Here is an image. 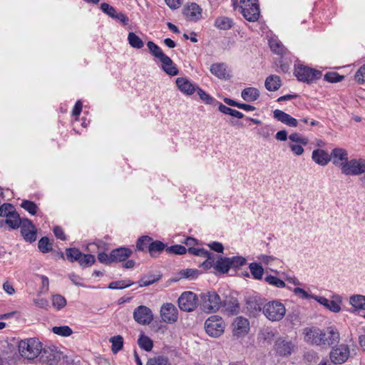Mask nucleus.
<instances>
[{
    "label": "nucleus",
    "instance_id": "aec40b11",
    "mask_svg": "<svg viewBox=\"0 0 365 365\" xmlns=\"http://www.w3.org/2000/svg\"><path fill=\"white\" fill-rule=\"evenodd\" d=\"M348 153L345 149L336 148L331 150L330 153V161H332L334 165L341 168L345 164V162H348Z\"/></svg>",
    "mask_w": 365,
    "mask_h": 365
},
{
    "label": "nucleus",
    "instance_id": "e2e57ef3",
    "mask_svg": "<svg viewBox=\"0 0 365 365\" xmlns=\"http://www.w3.org/2000/svg\"><path fill=\"white\" fill-rule=\"evenodd\" d=\"M101 9L109 16L113 19L116 14V11L114 7L110 6L107 3H102L101 4Z\"/></svg>",
    "mask_w": 365,
    "mask_h": 365
},
{
    "label": "nucleus",
    "instance_id": "338daca9",
    "mask_svg": "<svg viewBox=\"0 0 365 365\" xmlns=\"http://www.w3.org/2000/svg\"><path fill=\"white\" fill-rule=\"evenodd\" d=\"M355 79L359 83L365 82V64L359 68L355 74Z\"/></svg>",
    "mask_w": 365,
    "mask_h": 365
},
{
    "label": "nucleus",
    "instance_id": "c9c22d12",
    "mask_svg": "<svg viewBox=\"0 0 365 365\" xmlns=\"http://www.w3.org/2000/svg\"><path fill=\"white\" fill-rule=\"evenodd\" d=\"M111 343V351L113 354L118 353L123 349V338L120 335H117L111 337L109 339Z\"/></svg>",
    "mask_w": 365,
    "mask_h": 365
},
{
    "label": "nucleus",
    "instance_id": "c85d7f7f",
    "mask_svg": "<svg viewBox=\"0 0 365 365\" xmlns=\"http://www.w3.org/2000/svg\"><path fill=\"white\" fill-rule=\"evenodd\" d=\"M349 304L355 311H365V296L362 294H353L349 297Z\"/></svg>",
    "mask_w": 365,
    "mask_h": 365
},
{
    "label": "nucleus",
    "instance_id": "f03ea898",
    "mask_svg": "<svg viewBox=\"0 0 365 365\" xmlns=\"http://www.w3.org/2000/svg\"><path fill=\"white\" fill-rule=\"evenodd\" d=\"M222 304V301L220 297L214 291L200 294V308L206 313L217 312Z\"/></svg>",
    "mask_w": 365,
    "mask_h": 365
},
{
    "label": "nucleus",
    "instance_id": "4c0bfd02",
    "mask_svg": "<svg viewBox=\"0 0 365 365\" xmlns=\"http://www.w3.org/2000/svg\"><path fill=\"white\" fill-rule=\"evenodd\" d=\"M138 346L146 351H150L153 347V341L147 336L141 334L138 339Z\"/></svg>",
    "mask_w": 365,
    "mask_h": 365
},
{
    "label": "nucleus",
    "instance_id": "a878e982",
    "mask_svg": "<svg viewBox=\"0 0 365 365\" xmlns=\"http://www.w3.org/2000/svg\"><path fill=\"white\" fill-rule=\"evenodd\" d=\"M312 158L317 164L321 166H325L330 162V154L322 149L314 150Z\"/></svg>",
    "mask_w": 365,
    "mask_h": 365
},
{
    "label": "nucleus",
    "instance_id": "e433bc0d",
    "mask_svg": "<svg viewBox=\"0 0 365 365\" xmlns=\"http://www.w3.org/2000/svg\"><path fill=\"white\" fill-rule=\"evenodd\" d=\"M250 272L255 279H262L264 274L263 267L257 262H252L249 265Z\"/></svg>",
    "mask_w": 365,
    "mask_h": 365
},
{
    "label": "nucleus",
    "instance_id": "dca6fc26",
    "mask_svg": "<svg viewBox=\"0 0 365 365\" xmlns=\"http://www.w3.org/2000/svg\"><path fill=\"white\" fill-rule=\"evenodd\" d=\"M294 348V344L287 338H279L274 344V349L280 356H290Z\"/></svg>",
    "mask_w": 365,
    "mask_h": 365
},
{
    "label": "nucleus",
    "instance_id": "c756f323",
    "mask_svg": "<svg viewBox=\"0 0 365 365\" xmlns=\"http://www.w3.org/2000/svg\"><path fill=\"white\" fill-rule=\"evenodd\" d=\"M241 96L245 101L252 102L259 98V91L254 87L246 88L242 91Z\"/></svg>",
    "mask_w": 365,
    "mask_h": 365
},
{
    "label": "nucleus",
    "instance_id": "c03bdc74",
    "mask_svg": "<svg viewBox=\"0 0 365 365\" xmlns=\"http://www.w3.org/2000/svg\"><path fill=\"white\" fill-rule=\"evenodd\" d=\"M146 365H171V364L167 356H158L149 359Z\"/></svg>",
    "mask_w": 365,
    "mask_h": 365
},
{
    "label": "nucleus",
    "instance_id": "3c124183",
    "mask_svg": "<svg viewBox=\"0 0 365 365\" xmlns=\"http://www.w3.org/2000/svg\"><path fill=\"white\" fill-rule=\"evenodd\" d=\"M52 331L61 336H69L73 334L72 329L68 326L53 327Z\"/></svg>",
    "mask_w": 365,
    "mask_h": 365
},
{
    "label": "nucleus",
    "instance_id": "4d7b16f0",
    "mask_svg": "<svg viewBox=\"0 0 365 365\" xmlns=\"http://www.w3.org/2000/svg\"><path fill=\"white\" fill-rule=\"evenodd\" d=\"M230 262L231 267L233 268H237L246 264L247 260L242 256H235L230 257Z\"/></svg>",
    "mask_w": 365,
    "mask_h": 365
},
{
    "label": "nucleus",
    "instance_id": "9d476101",
    "mask_svg": "<svg viewBox=\"0 0 365 365\" xmlns=\"http://www.w3.org/2000/svg\"><path fill=\"white\" fill-rule=\"evenodd\" d=\"M39 355L43 365H57L62 357V354L55 346L41 348Z\"/></svg>",
    "mask_w": 365,
    "mask_h": 365
},
{
    "label": "nucleus",
    "instance_id": "a19ab883",
    "mask_svg": "<svg viewBox=\"0 0 365 365\" xmlns=\"http://www.w3.org/2000/svg\"><path fill=\"white\" fill-rule=\"evenodd\" d=\"M128 41L130 46L133 48L139 49L143 47V41L133 32H130L128 34Z\"/></svg>",
    "mask_w": 365,
    "mask_h": 365
},
{
    "label": "nucleus",
    "instance_id": "49530a36",
    "mask_svg": "<svg viewBox=\"0 0 365 365\" xmlns=\"http://www.w3.org/2000/svg\"><path fill=\"white\" fill-rule=\"evenodd\" d=\"M52 304L57 310H61L66 305V300L61 294H55L52 297Z\"/></svg>",
    "mask_w": 365,
    "mask_h": 365
},
{
    "label": "nucleus",
    "instance_id": "f257e3e1",
    "mask_svg": "<svg viewBox=\"0 0 365 365\" xmlns=\"http://www.w3.org/2000/svg\"><path fill=\"white\" fill-rule=\"evenodd\" d=\"M304 341L312 346L329 347L339 341V334L333 327L321 329L317 327H306L303 329Z\"/></svg>",
    "mask_w": 365,
    "mask_h": 365
},
{
    "label": "nucleus",
    "instance_id": "6e6552de",
    "mask_svg": "<svg viewBox=\"0 0 365 365\" xmlns=\"http://www.w3.org/2000/svg\"><path fill=\"white\" fill-rule=\"evenodd\" d=\"M294 74L298 81L307 83L320 78L322 76L321 71L302 64L295 65Z\"/></svg>",
    "mask_w": 365,
    "mask_h": 365
},
{
    "label": "nucleus",
    "instance_id": "09e8293b",
    "mask_svg": "<svg viewBox=\"0 0 365 365\" xmlns=\"http://www.w3.org/2000/svg\"><path fill=\"white\" fill-rule=\"evenodd\" d=\"M81 252L76 248H68L66 250V255L67 259L70 262H75L78 261L80 259V257L81 256Z\"/></svg>",
    "mask_w": 365,
    "mask_h": 365
},
{
    "label": "nucleus",
    "instance_id": "2f4dec72",
    "mask_svg": "<svg viewBox=\"0 0 365 365\" xmlns=\"http://www.w3.org/2000/svg\"><path fill=\"white\" fill-rule=\"evenodd\" d=\"M214 268L222 273H227L232 268L230 257H220L216 262Z\"/></svg>",
    "mask_w": 365,
    "mask_h": 365
},
{
    "label": "nucleus",
    "instance_id": "13d9d810",
    "mask_svg": "<svg viewBox=\"0 0 365 365\" xmlns=\"http://www.w3.org/2000/svg\"><path fill=\"white\" fill-rule=\"evenodd\" d=\"M289 139L292 142L298 143L303 145H306L308 144V139L297 133L291 134L289 136Z\"/></svg>",
    "mask_w": 365,
    "mask_h": 365
},
{
    "label": "nucleus",
    "instance_id": "cd10ccee",
    "mask_svg": "<svg viewBox=\"0 0 365 365\" xmlns=\"http://www.w3.org/2000/svg\"><path fill=\"white\" fill-rule=\"evenodd\" d=\"M281 79L277 75H270L267 77L264 86L269 91H276L281 87Z\"/></svg>",
    "mask_w": 365,
    "mask_h": 365
},
{
    "label": "nucleus",
    "instance_id": "8fccbe9b",
    "mask_svg": "<svg viewBox=\"0 0 365 365\" xmlns=\"http://www.w3.org/2000/svg\"><path fill=\"white\" fill-rule=\"evenodd\" d=\"M78 262L81 266L90 267L95 263L96 259H95L94 255H90V254L86 255V254L81 253L80 259H78Z\"/></svg>",
    "mask_w": 365,
    "mask_h": 365
},
{
    "label": "nucleus",
    "instance_id": "864d4df0",
    "mask_svg": "<svg viewBox=\"0 0 365 365\" xmlns=\"http://www.w3.org/2000/svg\"><path fill=\"white\" fill-rule=\"evenodd\" d=\"M38 249L43 253H47L52 250V244L46 237H43L38 241Z\"/></svg>",
    "mask_w": 365,
    "mask_h": 365
},
{
    "label": "nucleus",
    "instance_id": "412c9836",
    "mask_svg": "<svg viewBox=\"0 0 365 365\" xmlns=\"http://www.w3.org/2000/svg\"><path fill=\"white\" fill-rule=\"evenodd\" d=\"M224 312L229 316L237 315L240 313V307L237 298L227 297L222 302V306Z\"/></svg>",
    "mask_w": 365,
    "mask_h": 365
},
{
    "label": "nucleus",
    "instance_id": "6e6d98bb",
    "mask_svg": "<svg viewBox=\"0 0 365 365\" xmlns=\"http://www.w3.org/2000/svg\"><path fill=\"white\" fill-rule=\"evenodd\" d=\"M168 253H173L175 255H184L187 252V249L185 246L181 245H175L166 248Z\"/></svg>",
    "mask_w": 365,
    "mask_h": 365
},
{
    "label": "nucleus",
    "instance_id": "7ed1b4c3",
    "mask_svg": "<svg viewBox=\"0 0 365 365\" xmlns=\"http://www.w3.org/2000/svg\"><path fill=\"white\" fill-rule=\"evenodd\" d=\"M0 217L6 218V225L12 230L20 227L23 220L15 207L10 203H4L0 206Z\"/></svg>",
    "mask_w": 365,
    "mask_h": 365
},
{
    "label": "nucleus",
    "instance_id": "a18cd8bd",
    "mask_svg": "<svg viewBox=\"0 0 365 365\" xmlns=\"http://www.w3.org/2000/svg\"><path fill=\"white\" fill-rule=\"evenodd\" d=\"M195 91H197L200 99L202 101H203L206 104L215 106V103H217L216 99H215L214 98L210 96L209 94L205 93L202 89L200 88L197 86Z\"/></svg>",
    "mask_w": 365,
    "mask_h": 365
},
{
    "label": "nucleus",
    "instance_id": "603ef678",
    "mask_svg": "<svg viewBox=\"0 0 365 365\" xmlns=\"http://www.w3.org/2000/svg\"><path fill=\"white\" fill-rule=\"evenodd\" d=\"M21 207L32 215H36L37 212L38 207L32 201L24 200L22 201Z\"/></svg>",
    "mask_w": 365,
    "mask_h": 365
},
{
    "label": "nucleus",
    "instance_id": "774afa93",
    "mask_svg": "<svg viewBox=\"0 0 365 365\" xmlns=\"http://www.w3.org/2000/svg\"><path fill=\"white\" fill-rule=\"evenodd\" d=\"M184 278L195 279L197 277V271L193 269H186L180 272Z\"/></svg>",
    "mask_w": 365,
    "mask_h": 365
},
{
    "label": "nucleus",
    "instance_id": "0eeeda50",
    "mask_svg": "<svg viewBox=\"0 0 365 365\" xmlns=\"http://www.w3.org/2000/svg\"><path fill=\"white\" fill-rule=\"evenodd\" d=\"M240 9L245 19L251 22L259 19L260 10L258 0H240Z\"/></svg>",
    "mask_w": 365,
    "mask_h": 365
},
{
    "label": "nucleus",
    "instance_id": "4468645a",
    "mask_svg": "<svg viewBox=\"0 0 365 365\" xmlns=\"http://www.w3.org/2000/svg\"><path fill=\"white\" fill-rule=\"evenodd\" d=\"M349 354L350 351L348 345L342 344L331 350L330 359L335 364H341L349 359Z\"/></svg>",
    "mask_w": 365,
    "mask_h": 365
},
{
    "label": "nucleus",
    "instance_id": "9b49d317",
    "mask_svg": "<svg viewBox=\"0 0 365 365\" xmlns=\"http://www.w3.org/2000/svg\"><path fill=\"white\" fill-rule=\"evenodd\" d=\"M179 308L184 312L193 311L197 304V295L192 292H184L178 299Z\"/></svg>",
    "mask_w": 365,
    "mask_h": 365
},
{
    "label": "nucleus",
    "instance_id": "bf43d9fd",
    "mask_svg": "<svg viewBox=\"0 0 365 365\" xmlns=\"http://www.w3.org/2000/svg\"><path fill=\"white\" fill-rule=\"evenodd\" d=\"M188 252L192 255L200 256V257H207L209 251L203 249V248H195L194 247H190L187 250Z\"/></svg>",
    "mask_w": 365,
    "mask_h": 365
},
{
    "label": "nucleus",
    "instance_id": "4be33fe9",
    "mask_svg": "<svg viewBox=\"0 0 365 365\" xmlns=\"http://www.w3.org/2000/svg\"><path fill=\"white\" fill-rule=\"evenodd\" d=\"M183 14L186 19L197 21L202 17V9L196 3H191L185 7Z\"/></svg>",
    "mask_w": 365,
    "mask_h": 365
},
{
    "label": "nucleus",
    "instance_id": "f704fd0d",
    "mask_svg": "<svg viewBox=\"0 0 365 365\" xmlns=\"http://www.w3.org/2000/svg\"><path fill=\"white\" fill-rule=\"evenodd\" d=\"M269 45L271 50L277 55L282 56L285 53L284 45L276 38H270L269 40Z\"/></svg>",
    "mask_w": 365,
    "mask_h": 365
},
{
    "label": "nucleus",
    "instance_id": "bb28decb",
    "mask_svg": "<svg viewBox=\"0 0 365 365\" xmlns=\"http://www.w3.org/2000/svg\"><path fill=\"white\" fill-rule=\"evenodd\" d=\"M160 61L161 62L162 69L170 76H176L178 74L179 71L176 65L173 63L172 59L167 55L162 58Z\"/></svg>",
    "mask_w": 365,
    "mask_h": 365
},
{
    "label": "nucleus",
    "instance_id": "72a5a7b5",
    "mask_svg": "<svg viewBox=\"0 0 365 365\" xmlns=\"http://www.w3.org/2000/svg\"><path fill=\"white\" fill-rule=\"evenodd\" d=\"M210 72L219 78H225L226 66L222 63H213L210 66Z\"/></svg>",
    "mask_w": 365,
    "mask_h": 365
},
{
    "label": "nucleus",
    "instance_id": "37998d69",
    "mask_svg": "<svg viewBox=\"0 0 365 365\" xmlns=\"http://www.w3.org/2000/svg\"><path fill=\"white\" fill-rule=\"evenodd\" d=\"M161 278L160 274H149L143 277L139 281L140 287H147L158 282Z\"/></svg>",
    "mask_w": 365,
    "mask_h": 365
},
{
    "label": "nucleus",
    "instance_id": "1a4fd4ad",
    "mask_svg": "<svg viewBox=\"0 0 365 365\" xmlns=\"http://www.w3.org/2000/svg\"><path fill=\"white\" fill-rule=\"evenodd\" d=\"M365 173V160L352 159L345 162L341 168V173L346 175H359Z\"/></svg>",
    "mask_w": 365,
    "mask_h": 365
},
{
    "label": "nucleus",
    "instance_id": "473e14b6",
    "mask_svg": "<svg viewBox=\"0 0 365 365\" xmlns=\"http://www.w3.org/2000/svg\"><path fill=\"white\" fill-rule=\"evenodd\" d=\"M232 25V20L226 16H220L215 21V26L221 30L230 29Z\"/></svg>",
    "mask_w": 365,
    "mask_h": 365
},
{
    "label": "nucleus",
    "instance_id": "423d86ee",
    "mask_svg": "<svg viewBox=\"0 0 365 365\" xmlns=\"http://www.w3.org/2000/svg\"><path fill=\"white\" fill-rule=\"evenodd\" d=\"M225 326L221 317L212 315L205 322V330L210 336L217 338L225 332Z\"/></svg>",
    "mask_w": 365,
    "mask_h": 365
},
{
    "label": "nucleus",
    "instance_id": "f8f14e48",
    "mask_svg": "<svg viewBox=\"0 0 365 365\" xmlns=\"http://www.w3.org/2000/svg\"><path fill=\"white\" fill-rule=\"evenodd\" d=\"M313 299L334 313H339L341 309V304L342 303V298L338 294L333 295L331 299H328L321 296H314L313 297Z\"/></svg>",
    "mask_w": 365,
    "mask_h": 365
},
{
    "label": "nucleus",
    "instance_id": "ea45409f",
    "mask_svg": "<svg viewBox=\"0 0 365 365\" xmlns=\"http://www.w3.org/2000/svg\"><path fill=\"white\" fill-rule=\"evenodd\" d=\"M264 281L269 285L277 288H284L286 287V284L283 280L272 274H267L264 277Z\"/></svg>",
    "mask_w": 365,
    "mask_h": 365
},
{
    "label": "nucleus",
    "instance_id": "58836bf2",
    "mask_svg": "<svg viewBox=\"0 0 365 365\" xmlns=\"http://www.w3.org/2000/svg\"><path fill=\"white\" fill-rule=\"evenodd\" d=\"M147 46L150 53L155 58L160 60L162 58L165 57V54L163 53L162 49L154 42L148 41L147 43Z\"/></svg>",
    "mask_w": 365,
    "mask_h": 365
},
{
    "label": "nucleus",
    "instance_id": "5fc2aeb1",
    "mask_svg": "<svg viewBox=\"0 0 365 365\" xmlns=\"http://www.w3.org/2000/svg\"><path fill=\"white\" fill-rule=\"evenodd\" d=\"M324 80L329 83H337L341 81L344 78V76L339 75L336 72H328L324 75Z\"/></svg>",
    "mask_w": 365,
    "mask_h": 365
},
{
    "label": "nucleus",
    "instance_id": "5701e85b",
    "mask_svg": "<svg viewBox=\"0 0 365 365\" xmlns=\"http://www.w3.org/2000/svg\"><path fill=\"white\" fill-rule=\"evenodd\" d=\"M133 251L128 247H120L111 251L113 262H121L128 259L132 255Z\"/></svg>",
    "mask_w": 365,
    "mask_h": 365
},
{
    "label": "nucleus",
    "instance_id": "0e129e2a",
    "mask_svg": "<svg viewBox=\"0 0 365 365\" xmlns=\"http://www.w3.org/2000/svg\"><path fill=\"white\" fill-rule=\"evenodd\" d=\"M272 133L273 130L269 125L259 128L257 132V133L264 139L269 138Z\"/></svg>",
    "mask_w": 365,
    "mask_h": 365
},
{
    "label": "nucleus",
    "instance_id": "69168bd1",
    "mask_svg": "<svg viewBox=\"0 0 365 365\" xmlns=\"http://www.w3.org/2000/svg\"><path fill=\"white\" fill-rule=\"evenodd\" d=\"M98 259L100 262L105 264H110L113 263V259L111 257V252L110 255H107L105 252H101L98 255Z\"/></svg>",
    "mask_w": 365,
    "mask_h": 365
},
{
    "label": "nucleus",
    "instance_id": "39448f33",
    "mask_svg": "<svg viewBox=\"0 0 365 365\" xmlns=\"http://www.w3.org/2000/svg\"><path fill=\"white\" fill-rule=\"evenodd\" d=\"M263 314L271 322L282 320L286 314L284 305L278 300H272L263 306Z\"/></svg>",
    "mask_w": 365,
    "mask_h": 365
},
{
    "label": "nucleus",
    "instance_id": "393cba45",
    "mask_svg": "<svg viewBox=\"0 0 365 365\" xmlns=\"http://www.w3.org/2000/svg\"><path fill=\"white\" fill-rule=\"evenodd\" d=\"M273 116L275 119L280 121L281 123L289 125L290 127H297V120L294 118L292 117L288 113L276 109L273 112Z\"/></svg>",
    "mask_w": 365,
    "mask_h": 365
},
{
    "label": "nucleus",
    "instance_id": "6ab92c4d",
    "mask_svg": "<svg viewBox=\"0 0 365 365\" xmlns=\"http://www.w3.org/2000/svg\"><path fill=\"white\" fill-rule=\"evenodd\" d=\"M263 302L262 299L257 297H250L246 300V308L250 316L257 317L263 312Z\"/></svg>",
    "mask_w": 365,
    "mask_h": 365
},
{
    "label": "nucleus",
    "instance_id": "b1692460",
    "mask_svg": "<svg viewBox=\"0 0 365 365\" xmlns=\"http://www.w3.org/2000/svg\"><path fill=\"white\" fill-rule=\"evenodd\" d=\"M175 82L178 89L182 93L189 96L193 94L197 87L186 78H178Z\"/></svg>",
    "mask_w": 365,
    "mask_h": 365
},
{
    "label": "nucleus",
    "instance_id": "ddd939ff",
    "mask_svg": "<svg viewBox=\"0 0 365 365\" xmlns=\"http://www.w3.org/2000/svg\"><path fill=\"white\" fill-rule=\"evenodd\" d=\"M133 319L139 324L148 325L153 320V314L149 307L140 305L134 309Z\"/></svg>",
    "mask_w": 365,
    "mask_h": 365
},
{
    "label": "nucleus",
    "instance_id": "f3484780",
    "mask_svg": "<svg viewBox=\"0 0 365 365\" xmlns=\"http://www.w3.org/2000/svg\"><path fill=\"white\" fill-rule=\"evenodd\" d=\"M160 317L164 322L174 323L178 319V311L172 303H165L161 307Z\"/></svg>",
    "mask_w": 365,
    "mask_h": 365
},
{
    "label": "nucleus",
    "instance_id": "680f3d73",
    "mask_svg": "<svg viewBox=\"0 0 365 365\" xmlns=\"http://www.w3.org/2000/svg\"><path fill=\"white\" fill-rule=\"evenodd\" d=\"M292 291L295 295L298 296L299 298L303 299H313V297L315 296V295L309 294L307 291H305L304 289L299 288V287H296Z\"/></svg>",
    "mask_w": 365,
    "mask_h": 365
},
{
    "label": "nucleus",
    "instance_id": "7c9ffc66",
    "mask_svg": "<svg viewBox=\"0 0 365 365\" xmlns=\"http://www.w3.org/2000/svg\"><path fill=\"white\" fill-rule=\"evenodd\" d=\"M166 247L165 244L159 240H153L149 246V254L152 257H156L161 253Z\"/></svg>",
    "mask_w": 365,
    "mask_h": 365
},
{
    "label": "nucleus",
    "instance_id": "a211bd4d",
    "mask_svg": "<svg viewBox=\"0 0 365 365\" xmlns=\"http://www.w3.org/2000/svg\"><path fill=\"white\" fill-rule=\"evenodd\" d=\"M21 233L24 239L29 242H33L36 240V228L29 219H23L21 225Z\"/></svg>",
    "mask_w": 365,
    "mask_h": 365
},
{
    "label": "nucleus",
    "instance_id": "2eb2a0df",
    "mask_svg": "<svg viewBox=\"0 0 365 365\" xmlns=\"http://www.w3.org/2000/svg\"><path fill=\"white\" fill-rule=\"evenodd\" d=\"M232 334L238 338L247 335L250 331V322L243 317H237L232 322Z\"/></svg>",
    "mask_w": 365,
    "mask_h": 365
},
{
    "label": "nucleus",
    "instance_id": "20e7f679",
    "mask_svg": "<svg viewBox=\"0 0 365 365\" xmlns=\"http://www.w3.org/2000/svg\"><path fill=\"white\" fill-rule=\"evenodd\" d=\"M19 351L21 356L27 359L37 357L41 351V344L36 339L22 340L19 344Z\"/></svg>",
    "mask_w": 365,
    "mask_h": 365
},
{
    "label": "nucleus",
    "instance_id": "052dcab7",
    "mask_svg": "<svg viewBox=\"0 0 365 365\" xmlns=\"http://www.w3.org/2000/svg\"><path fill=\"white\" fill-rule=\"evenodd\" d=\"M203 257L206 258V259L201 264V267H202L205 269H208L215 266V257L211 252H209L208 256Z\"/></svg>",
    "mask_w": 365,
    "mask_h": 365
},
{
    "label": "nucleus",
    "instance_id": "79ce46f5",
    "mask_svg": "<svg viewBox=\"0 0 365 365\" xmlns=\"http://www.w3.org/2000/svg\"><path fill=\"white\" fill-rule=\"evenodd\" d=\"M152 242V238L149 236L144 235L138 238L136 242V248L139 251H145L146 249L149 250V246Z\"/></svg>",
    "mask_w": 365,
    "mask_h": 365
},
{
    "label": "nucleus",
    "instance_id": "de8ad7c7",
    "mask_svg": "<svg viewBox=\"0 0 365 365\" xmlns=\"http://www.w3.org/2000/svg\"><path fill=\"white\" fill-rule=\"evenodd\" d=\"M133 284V282H131L129 279L115 281L109 284L108 288L111 289H121L128 287Z\"/></svg>",
    "mask_w": 365,
    "mask_h": 365
}]
</instances>
